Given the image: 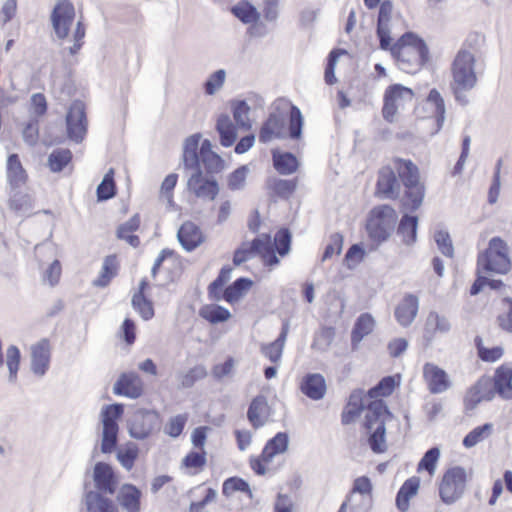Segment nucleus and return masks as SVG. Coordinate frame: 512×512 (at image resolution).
Here are the masks:
<instances>
[{
	"label": "nucleus",
	"instance_id": "obj_1",
	"mask_svg": "<svg viewBox=\"0 0 512 512\" xmlns=\"http://www.w3.org/2000/svg\"><path fill=\"white\" fill-rule=\"evenodd\" d=\"M391 55L398 67L406 73H415L428 60V48L425 42L412 32L403 34L390 47Z\"/></svg>",
	"mask_w": 512,
	"mask_h": 512
},
{
	"label": "nucleus",
	"instance_id": "obj_2",
	"mask_svg": "<svg viewBox=\"0 0 512 512\" xmlns=\"http://www.w3.org/2000/svg\"><path fill=\"white\" fill-rule=\"evenodd\" d=\"M476 59L472 52L460 49L452 63L450 88L455 100L461 105L468 104L466 92L476 87L478 78L475 72Z\"/></svg>",
	"mask_w": 512,
	"mask_h": 512
},
{
	"label": "nucleus",
	"instance_id": "obj_3",
	"mask_svg": "<svg viewBox=\"0 0 512 512\" xmlns=\"http://www.w3.org/2000/svg\"><path fill=\"white\" fill-rule=\"evenodd\" d=\"M394 165L405 186L402 207L406 211H416L422 205L425 196L424 185L419 181V170L410 160L396 159Z\"/></svg>",
	"mask_w": 512,
	"mask_h": 512
},
{
	"label": "nucleus",
	"instance_id": "obj_4",
	"mask_svg": "<svg viewBox=\"0 0 512 512\" xmlns=\"http://www.w3.org/2000/svg\"><path fill=\"white\" fill-rule=\"evenodd\" d=\"M511 269L509 246L500 237L489 240L488 246L477 257V273L507 274Z\"/></svg>",
	"mask_w": 512,
	"mask_h": 512
},
{
	"label": "nucleus",
	"instance_id": "obj_5",
	"mask_svg": "<svg viewBox=\"0 0 512 512\" xmlns=\"http://www.w3.org/2000/svg\"><path fill=\"white\" fill-rule=\"evenodd\" d=\"M259 255L266 266H275L279 259L273 250L272 239L269 234H261L251 243H243L233 256V263L239 266L247 260Z\"/></svg>",
	"mask_w": 512,
	"mask_h": 512
},
{
	"label": "nucleus",
	"instance_id": "obj_6",
	"mask_svg": "<svg viewBox=\"0 0 512 512\" xmlns=\"http://www.w3.org/2000/svg\"><path fill=\"white\" fill-rule=\"evenodd\" d=\"M467 483V473L463 467L454 466L447 469L439 483V497L446 505H452L464 494Z\"/></svg>",
	"mask_w": 512,
	"mask_h": 512
},
{
	"label": "nucleus",
	"instance_id": "obj_7",
	"mask_svg": "<svg viewBox=\"0 0 512 512\" xmlns=\"http://www.w3.org/2000/svg\"><path fill=\"white\" fill-rule=\"evenodd\" d=\"M397 219L395 210L389 205L375 207L367 222L369 236L378 242L387 240Z\"/></svg>",
	"mask_w": 512,
	"mask_h": 512
},
{
	"label": "nucleus",
	"instance_id": "obj_8",
	"mask_svg": "<svg viewBox=\"0 0 512 512\" xmlns=\"http://www.w3.org/2000/svg\"><path fill=\"white\" fill-rule=\"evenodd\" d=\"M129 435L136 440H144L160 429V417L154 410L140 408L127 420Z\"/></svg>",
	"mask_w": 512,
	"mask_h": 512
},
{
	"label": "nucleus",
	"instance_id": "obj_9",
	"mask_svg": "<svg viewBox=\"0 0 512 512\" xmlns=\"http://www.w3.org/2000/svg\"><path fill=\"white\" fill-rule=\"evenodd\" d=\"M123 414L122 404H111L104 406L101 410V421L103 425L101 451L111 453L117 444L119 426L117 420Z\"/></svg>",
	"mask_w": 512,
	"mask_h": 512
},
{
	"label": "nucleus",
	"instance_id": "obj_10",
	"mask_svg": "<svg viewBox=\"0 0 512 512\" xmlns=\"http://www.w3.org/2000/svg\"><path fill=\"white\" fill-rule=\"evenodd\" d=\"M414 97L412 89L401 84H392L387 87L384 93V105L382 108L383 118L393 123L396 120L398 110L403 108Z\"/></svg>",
	"mask_w": 512,
	"mask_h": 512
},
{
	"label": "nucleus",
	"instance_id": "obj_11",
	"mask_svg": "<svg viewBox=\"0 0 512 512\" xmlns=\"http://www.w3.org/2000/svg\"><path fill=\"white\" fill-rule=\"evenodd\" d=\"M393 4L391 1H383L380 4L377 20V36L382 50H390L392 36L396 35V27L400 22L398 17H393Z\"/></svg>",
	"mask_w": 512,
	"mask_h": 512
},
{
	"label": "nucleus",
	"instance_id": "obj_12",
	"mask_svg": "<svg viewBox=\"0 0 512 512\" xmlns=\"http://www.w3.org/2000/svg\"><path fill=\"white\" fill-rule=\"evenodd\" d=\"M75 19V8L69 0H58L51 13V23L56 36L65 39Z\"/></svg>",
	"mask_w": 512,
	"mask_h": 512
},
{
	"label": "nucleus",
	"instance_id": "obj_13",
	"mask_svg": "<svg viewBox=\"0 0 512 512\" xmlns=\"http://www.w3.org/2000/svg\"><path fill=\"white\" fill-rule=\"evenodd\" d=\"M67 135L70 140L79 143L87 132V119L84 104L74 101L66 115Z\"/></svg>",
	"mask_w": 512,
	"mask_h": 512
},
{
	"label": "nucleus",
	"instance_id": "obj_14",
	"mask_svg": "<svg viewBox=\"0 0 512 512\" xmlns=\"http://www.w3.org/2000/svg\"><path fill=\"white\" fill-rule=\"evenodd\" d=\"M286 117L287 113L279 111L277 108L270 113L260 129L259 141L268 143L274 138H284L286 136Z\"/></svg>",
	"mask_w": 512,
	"mask_h": 512
},
{
	"label": "nucleus",
	"instance_id": "obj_15",
	"mask_svg": "<svg viewBox=\"0 0 512 512\" xmlns=\"http://www.w3.org/2000/svg\"><path fill=\"white\" fill-rule=\"evenodd\" d=\"M188 190L197 198L213 201L219 193V185L214 179H206L201 170L193 172L187 181Z\"/></svg>",
	"mask_w": 512,
	"mask_h": 512
},
{
	"label": "nucleus",
	"instance_id": "obj_16",
	"mask_svg": "<svg viewBox=\"0 0 512 512\" xmlns=\"http://www.w3.org/2000/svg\"><path fill=\"white\" fill-rule=\"evenodd\" d=\"M423 378L429 392L432 394L444 393L452 385L446 371L433 363H426L423 366Z\"/></svg>",
	"mask_w": 512,
	"mask_h": 512
},
{
	"label": "nucleus",
	"instance_id": "obj_17",
	"mask_svg": "<svg viewBox=\"0 0 512 512\" xmlns=\"http://www.w3.org/2000/svg\"><path fill=\"white\" fill-rule=\"evenodd\" d=\"M113 393L137 399L143 394V381L136 372L122 373L114 383Z\"/></svg>",
	"mask_w": 512,
	"mask_h": 512
},
{
	"label": "nucleus",
	"instance_id": "obj_18",
	"mask_svg": "<svg viewBox=\"0 0 512 512\" xmlns=\"http://www.w3.org/2000/svg\"><path fill=\"white\" fill-rule=\"evenodd\" d=\"M93 481L96 492L113 495L117 488V479L110 465L98 462L94 466Z\"/></svg>",
	"mask_w": 512,
	"mask_h": 512
},
{
	"label": "nucleus",
	"instance_id": "obj_19",
	"mask_svg": "<svg viewBox=\"0 0 512 512\" xmlns=\"http://www.w3.org/2000/svg\"><path fill=\"white\" fill-rule=\"evenodd\" d=\"M494 397L492 381L489 378L479 379L466 393L464 405L466 410H474L482 401H490Z\"/></svg>",
	"mask_w": 512,
	"mask_h": 512
},
{
	"label": "nucleus",
	"instance_id": "obj_20",
	"mask_svg": "<svg viewBox=\"0 0 512 512\" xmlns=\"http://www.w3.org/2000/svg\"><path fill=\"white\" fill-rule=\"evenodd\" d=\"M51 349L47 339H42L31 346V371L42 377L50 365Z\"/></svg>",
	"mask_w": 512,
	"mask_h": 512
},
{
	"label": "nucleus",
	"instance_id": "obj_21",
	"mask_svg": "<svg viewBox=\"0 0 512 512\" xmlns=\"http://www.w3.org/2000/svg\"><path fill=\"white\" fill-rule=\"evenodd\" d=\"M271 416V408L264 395L254 397L248 407L247 419L254 429L263 427Z\"/></svg>",
	"mask_w": 512,
	"mask_h": 512
},
{
	"label": "nucleus",
	"instance_id": "obj_22",
	"mask_svg": "<svg viewBox=\"0 0 512 512\" xmlns=\"http://www.w3.org/2000/svg\"><path fill=\"white\" fill-rule=\"evenodd\" d=\"M177 239L183 249L191 252L205 241V236L195 223L186 221L178 229Z\"/></svg>",
	"mask_w": 512,
	"mask_h": 512
},
{
	"label": "nucleus",
	"instance_id": "obj_23",
	"mask_svg": "<svg viewBox=\"0 0 512 512\" xmlns=\"http://www.w3.org/2000/svg\"><path fill=\"white\" fill-rule=\"evenodd\" d=\"M400 184L393 168L385 166L379 171L377 194L383 198L395 199L399 196Z\"/></svg>",
	"mask_w": 512,
	"mask_h": 512
},
{
	"label": "nucleus",
	"instance_id": "obj_24",
	"mask_svg": "<svg viewBox=\"0 0 512 512\" xmlns=\"http://www.w3.org/2000/svg\"><path fill=\"white\" fill-rule=\"evenodd\" d=\"M419 309V299L413 294L406 295L395 309V318L403 327H408L415 320Z\"/></svg>",
	"mask_w": 512,
	"mask_h": 512
},
{
	"label": "nucleus",
	"instance_id": "obj_25",
	"mask_svg": "<svg viewBox=\"0 0 512 512\" xmlns=\"http://www.w3.org/2000/svg\"><path fill=\"white\" fill-rule=\"evenodd\" d=\"M301 392L312 400L324 398L327 390L326 381L319 373H309L300 383Z\"/></svg>",
	"mask_w": 512,
	"mask_h": 512
},
{
	"label": "nucleus",
	"instance_id": "obj_26",
	"mask_svg": "<svg viewBox=\"0 0 512 512\" xmlns=\"http://www.w3.org/2000/svg\"><path fill=\"white\" fill-rule=\"evenodd\" d=\"M391 418V413L388 410L386 403L382 399L372 400L366 409L365 414V428L371 429L381 424L386 427V421Z\"/></svg>",
	"mask_w": 512,
	"mask_h": 512
},
{
	"label": "nucleus",
	"instance_id": "obj_27",
	"mask_svg": "<svg viewBox=\"0 0 512 512\" xmlns=\"http://www.w3.org/2000/svg\"><path fill=\"white\" fill-rule=\"evenodd\" d=\"M494 394L504 399H512V368L507 365L500 366L494 374L492 383Z\"/></svg>",
	"mask_w": 512,
	"mask_h": 512
},
{
	"label": "nucleus",
	"instance_id": "obj_28",
	"mask_svg": "<svg viewBox=\"0 0 512 512\" xmlns=\"http://www.w3.org/2000/svg\"><path fill=\"white\" fill-rule=\"evenodd\" d=\"M142 492L132 484H124L117 494V500L127 512H139Z\"/></svg>",
	"mask_w": 512,
	"mask_h": 512
},
{
	"label": "nucleus",
	"instance_id": "obj_29",
	"mask_svg": "<svg viewBox=\"0 0 512 512\" xmlns=\"http://www.w3.org/2000/svg\"><path fill=\"white\" fill-rule=\"evenodd\" d=\"M85 505L88 512H118L111 499L96 491H88L85 494Z\"/></svg>",
	"mask_w": 512,
	"mask_h": 512
},
{
	"label": "nucleus",
	"instance_id": "obj_30",
	"mask_svg": "<svg viewBox=\"0 0 512 512\" xmlns=\"http://www.w3.org/2000/svg\"><path fill=\"white\" fill-rule=\"evenodd\" d=\"M289 437L287 433L279 432L272 439H270L263 451L262 460L269 463L276 455L283 454L288 450Z\"/></svg>",
	"mask_w": 512,
	"mask_h": 512
},
{
	"label": "nucleus",
	"instance_id": "obj_31",
	"mask_svg": "<svg viewBox=\"0 0 512 512\" xmlns=\"http://www.w3.org/2000/svg\"><path fill=\"white\" fill-rule=\"evenodd\" d=\"M451 329L449 320L437 312H430L427 316L425 323L424 338L427 342H431L434 338L435 333H447Z\"/></svg>",
	"mask_w": 512,
	"mask_h": 512
},
{
	"label": "nucleus",
	"instance_id": "obj_32",
	"mask_svg": "<svg viewBox=\"0 0 512 512\" xmlns=\"http://www.w3.org/2000/svg\"><path fill=\"white\" fill-rule=\"evenodd\" d=\"M273 166L281 175H291L297 171L299 162L290 152L272 151Z\"/></svg>",
	"mask_w": 512,
	"mask_h": 512
},
{
	"label": "nucleus",
	"instance_id": "obj_33",
	"mask_svg": "<svg viewBox=\"0 0 512 512\" xmlns=\"http://www.w3.org/2000/svg\"><path fill=\"white\" fill-rule=\"evenodd\" d=\"M266 186L267 189L270 190L275 196L288 199L292 196L297 188V180L270 177L266 181Z\"/></svg>",
	"mask_w": 512,
	"mask_h": 512
},
{
	"label": "nucleus",
	"instance_id": "obj_34",
	"mask_svg": "<svg viewBox=\"0 0 512 512\" xmlns=\"http://www.w3.org/2000/svg\"><path fill=\"white\" fill-rule=\"evenodd\" d=\"M216 130L220 136V143L224 147L232 146L237 138L236 128L227 114H221L216 123Z\"/></svg>",
	"mask_w": 512,
	"mask_h": 512
},
{
	"label": "nucleus",
	"instance_id": "obj_35",
	"mask_svg": "<svg viewBox=\"0 0 512 512\" xmlns=\"http://www.w3.org/2000/svg\"><path fill=\"white\" fill-rule=\"evenodd\" d=\"M420 481L416 477L406 480L399 489L396 496V506L402 512H406L409 508L410 499L418 492Z\"/></svg>",
	"mask_w": 512,
	"mask_h": 512
},
{
	"label": "nucleus",
	"instance_id": "obj_36",
	"mask_svg": "<svg viewBox=\"0 0 512 512\" xmlns=\"http://www.w3.org/2000/svg\"><path fill=\"white\" fill-rule=\"evenodd\" d=\"M201 161L209 173H215L222 169V158L212 151V144L209 140L205 139L200 147Z\"/></svg>",
	"mask_w": 512,
	"mask_h": 512
},
{
	"label": "nucleus",
	"instance_id": "obj_37",
	"mask_svg": "<svg viewBox=\"0 0 512 512\" xmlns=\"http://www.w3.org/2000/svg\"><path fill=\"white\" fill-rule=\"evenodd\" d=\"M7 178L13 187H20L26 182L27 174L17 154H11L7 159Z\"/></svg>",
	"mask_w": 512,
	"mask_h": 512
},
{
	"label": "nucleus",
	"instance_id": "obj_38",
	"mask_svg": "<svg viewBox=\"0 0 512 512\" xmlns=\"http://www.w3.org/2000/svg\"><path fill=\"white\" fill-rule=\"evenodd\" d=\"M118 263L115 255H108L105 257L102 269L97 279L93 281L96 287L104 288L110 281L117 275Z\"/></svg>",
	"mask_w": 512,
	"mask_h": 512
},
{
	"label": "nucleus",
	"instance_id": "obj_39",
	"mask_svg": "<svg viewBox=\"0 0 512 512\" xmlns=\"http://www.w3.org/2000/svg\"><path fill=\"white\" fill-rule=\"evenodd\" d=\"M373 328V317L368 313L361 314L358 317L351 333L352 345L356 346L357 344H359L365 336L372 332Z\"/></svg>",
	"mask_w": 512,
	"mask_h": 512
},
{
	"label": "nucleus",
	"instance_id": "obj_40",
	"mask_svg": "<svg viewBox=\"0 0 512 512\" xmlns=\"http://www.w3.org/2000/svg\"><path fill=\"white\" fill-rule=\"evenodd\" d=\"M140 226V217L139 215H134L128 221L123 223L117 229V237L119 239L125 240L133 247H138L140 244V239L137 235L132 234L136 231Z\"/></svg>",
	"mask_w": 512,
	"mask_h": 512
},
{
	"label": "nucleus",
	"instance_id": "obj_41",
	"mask_svg": "<svg viewBox=\"0 0 512 512\" xmlns=\"http://www.w3.org/2000/svg\"><path fill=\"white\" fill-rule=\"evenodd\" d=\"M231 12L244 24L255 23L260 18V13L256 7L248 1H240L231 8Z\"/></svg>",
	"mask_w": 512,
	"mask_h": 512
},
{
	"label": "nucleus",
	"instance_id": "obj_42",
	"mask_svg": "<svg viewBox=\"0 0 512 512\" xmlns=\"http://www.w3.org/2000/svg\"><path fill=\"white\" fill-rule=\"evenodd\" d=\"M418 227V218L405 214L398 226V234L402 237V241L410 245L416 241Z\"/></svg>",
	"mask_w": 512,
	"mask_h": 512
},
{
	"label": "nucleus",
	"instance_id": "obj_43",
	"mask_svg": "<svg viewBox=\"0 0 512 512\" xmlns=\"http://www.w3.org/2000/svg\"><path fill=\"white\" fill-rule=\"evenodd\" d=\"M200 316L212 324H218L227 321L231 317L228 309L210 304L203 306L199 311Z\"/></svg>",
	"mask_w": 512,
	"mask_h": 512
},
{
	"label": "nucleus",
	"instance_id": "obj_44",
	"mask_svg": "<svg viewBox=\"0 0 512 512\" xmlns=\"http://www.w3.org/2000/svg\"><path fill=\"white\" fill-rule=\"evenodd\" d=\"M366 430L369 433L368 443L371 450L377 454L384 453L387 450L386 427L381 423L380 425L378 424L377 427Z\"/></svg>",
	"mask_w": 512,
	"mask_h": 512
},
{
	"label": "nucleus",
	"instance_id": "obj_45",
	"mask_svg": "<svg viewBox=\"0 0 512 512\" xmlns=\"http://www.w3.org/2000/svg\"><path fill=\"white\" fill-rule=\"evenodd\" d=\"M252 286V281L247 278H239L228 286L223 292V298L228 303H234L238 301L245 291Z\"/></svg>",
	"mask_w": 512,
	"mask_h": 512
},
{
	"label": "nucleus",
	"instance_id": "obj_46",
	"mask_svg": "<svg viewBox=\"0 0 512 512\" xmlns=\"http://www.w3.org/2000/svg\"><path fill=\"white\" fill-rule=\"evenodd\" d=\"M493 431V425L491 423H486L484 425L478 426L470 431L463 439V445L466 448H472L476 446L478 443L484 441L488 438Z\"/></svg>",
	"mask_w": 512,
	"mask_h": 512
},
{
	"label": "nucleus",
	"instance_id": "obj_47",
	"mask_svg": "<svg viewBox=\"0 0 512 512\" xmlns=\"http://www.w3.org/2000/svg\"><path fill=\"white\" fill-rule=\"evenodd\" d=\"M233 118L237 123V126L249 130L251 128V122L249 118L250 107L244 100H238L232 102Z\"/></svg>",
	"mask_w": 512,
	"mask_h": 512
},
{
	"label": "nucleus",
	"instance_id": "obj_48",
	"mask_svg": "<svg viewBox=\"0 0 512 512\" xmlns=\"http://www.w3.org/2000/svg\"><path fill=\"white\" fill-rule=\"evenodd\" d=\"M427 102L434 106V115L438 131L441 129L445 121L446 109L444 99L437 89H432L427 96Z\"/></svg>",
	"mask_w": 512,
	"mask_h": 512
},
{
	"label": "nucleus",
	"instance_id": "obj_49",
	"mask_svg": "<svg viewBox=\"0 0 512 512\" xmlns=\"http://www.w3.org/2000/svg\"><path fill=\"white\" fill-rule=\"evenodd\" d=\"M71 159L72 153L69 149H55L48 156V167L52 172H60Z\"/></svg>",
	"mask_w": 512,
	"mask_h": 512
},
{
	"label": "nucleus",
	"instance_id": "obj_50",
	"mask_svg": "<svg viewBox=\"0 0 512 512\" xmlns=\"http://www.w3.org/2000/svg\"><path fill=\"white\" fill-rule=\"evenodd\" d=\"M115 194L114 170L110 168L97 187V198L99 201H105L113 198Z\"/></svg>",
	"mask_w": 512,
	"mask_h": 512
},
{
	"label": "nucleus",
	"instance_id": "obj_51",
	"mask_svg": "<svg viewBox=\"0 0 512 512\" xmlns=\"http://www.w3.org/2000/svg\"><path fill=\"white\" fill-rule=\"evenodd\" d=\"M289 109V137L299 139L302 134L303 117L300 109L294 105H288Z\"/></svg>",
	"mask_w": 512,
	"mask_h": 512
},
{
	"label": "nucleus",
	"instance_id": "obj_52",
	"mask_svg": "<svg viewBox=\"0 0 512 512\" xmlns=\"http://www.w3.org/2000/svg\"><path fill=\"white\" fill-rule=\"evenodd\" d=\"M396 382L393 376H386L380 382L368 391V396L371 399H378V397H386L392 394Z\"/></svg>",
	"mask_w": 512,
	"mask_h": 512
},
{
	"label": "nucleus",
	"instance_id": "obj_53",
	"mask_svg": "<svg viewBox=\"0 0 512 512\" xmlns=\"http://www.w3.org/2000/svg\"><path fill=\"white\" fill-rule=\"evenodd\" d=\"M132 305L144 320L154 316L152 303L144 297V294L137 292L132 297Z\"/></svg>",
	"mask_w": 512,
	"mask_h": 512
},
{
	"label": "nucleus",
	"instance_id": "obj_54",
	"mask_svg": "<svg viewBox=\"0 0 512 512\" xmlns=\"http://www.w3.org/2000/svg\"><path fill=\"white\" fill-rule=\"evenodd\" d=\"M236 491L245 492L250 498H252V491L249 484L245 480L238 477H231L226 479L223 483V494L226 496H231Z\"/></svg>",
	"mask_w": 512,
	"mask_h": 512
},
{
	"label": "nucleus",
	"instance_id": "obj_55",
	"mask_svg": "<svg viewBox=\"0 0 512 512\" xmlns=\"http://www.w3.org/2000/svg\"><path fill=\"white\" fill-rule=\"evenodd\" d=\"M274 252L277 251L280 256H285L290 251L291 233L288 229H280L272 241Z\"/></svg>",
	"mask_w": 512,
	"mask_h": 512
},
{
	"label": "nucleus",
	"instance_id": "obj_56",
	"mask_svg": "<svg viewBox=\"0 0 512 512\" xmlns=\"http://www.w3.org/2000/svg\"><path fill=\"white\" fill-rule=\"evenodd\" d=\"M440 457V450L437 447L429 449L420 462L418 463V471L426 470L431 476L435 473L436 463Z\"/></svg>",
	"mask_w": 512,
	"mask_h": 512
},
{
	"label": "nucleus",
	"instance_id": "obj_57",
	"mask_svg": "<svg viewBox=\"0 0 512 512\" xmlns=\"http://www.w3.org/2000/svg\"><path fill=\"white\" fill-rule=\"evenodd\" d=\"M206 376L207 371L204 366H195L180 376V385L183 388H190L195 384L196 381L201 380Z\"/></svg>",
	"mask_w": 512,
	"mask_h": 512
},
{
	"label": "nucleus",
	"instance_id": "obj_58",
	"mask_svg": "<svg viewBox=\"0 0 512 512\" xmlns=\"http://www.w3.org/2000/svg\"><path fill=\"white\" fill-rule=\"evenodd\" d=\"M225 79L226 71L224 69H219L212 73L204 83L205 93L207 95H214L223 87Z\"/></svg>",
	"mask_w": 512,
	"mask_h": 512
},
{
	"label": "nucleus",
	"instance_id": "obj_59",
	"mask_svg": "<svg viewBox=\"0 0 512 512\" xmlns=\"http://www.w3.org/2000/svg\"><path fill=\"white\" fill-rule=\"evenodd\" d=\"M24 142L29 146H34L39 138V120L31 117L22 130Z\"/></svg>",
	"mask_w": 512,
	"mask_h": 512
},
{
	"label": "nucleus",
	"instance_id": "obj_60",
	"mask_svg": "<svg viewBox=\"0 0 512 512\" xmlns=\"http://www.w3.org/2000/svg\"><path fill=\"white\" fill-rule=\"evenodd\" d=\"M206 464V452L191 451L182 460V466L187 469H194L196 473L201 470Z\"/></svg>",
	"mask_w": 512,
	"mask_h": 512
},
{
	"label": "nucleus",
	"instance_id": "obj_61",
	"mask_svg": "<svg viewBox=\"0 0 512 512\" xmlns=\"http://www.w3.org/2000/svg\"><path fill=\"white\" fill-rule=\"evenodd\" d=\"M475 344L478 349L479 357L486 362H495L500 359L503 355V349L501 347L485 348L482 345V339L480 337L475 338Z\"/></svg>",
	"mask_w": 512,
	"mask_h": 512
},
{
	"label": "nucleus",
	"instance_id": "obj_62",
	"mask_svg": "<svg viewBox=\"0 0 512 512\" xmlns=\"http://www.w3.org/2000/svg\"><path fill=\"white\" fill-rule=\"evenodd\" d=\"M138 452L137 446L135 444H130L126 449L118 451L117 459L126 470H130L134 466V462L138 457Z\"/></svg>",
	"mask_w": 512,
	"mask_h": 512
},
{
	"label": "nucleus",
	"instance_id": "obj_63",
	"mask_svg": "<svg viewBox=\"0 0 512 512\" xmlns=\"http://www.w3.org/2000/svg\"><path fill=\"white\" fill-rule=\"evenodd\" d=\"M502 304L505 307V311L498 315V324L502 330L512 333V300L504 298Z\"/></svg>",
	"mask_w": 512,
	"mask_h": 512
},
{
	"label": "nucleus",
	"instance_id": "obj_64",
	"mask_svg": "<svg viewBox=\"0 0 512 512\" xmlns=\"http://www.w3.org/2000/svg\"><path fill=\"white\" fill-rule=\"evenodd\" d=\"M30 113L33 117H41L47 112V100L44 94L42 93H34L30 98Z\"/></svg>",
	"mask_w": 512,
	"mask_h": 512
}]
</instances>
